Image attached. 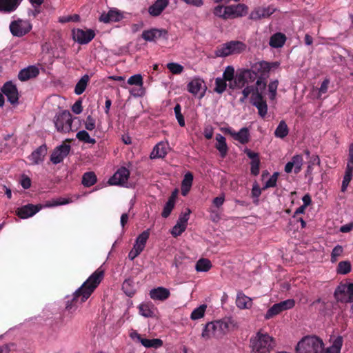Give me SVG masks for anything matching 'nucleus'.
<instances>
[{
  "mask_svg": "<svg viewBox=\"0 0 353 353\" xmlns=\"http://www.w3.org/2000/svg\"><path fill=\"white\" fill-rule=\"evenodd\" d=\"M104 271L98 268L82 285L75 291L72 301H68L66 309L69 311H74L82 303L85 302L92 294L103 279Z\"/></svg>",
  "mask_w": 353,
  "mask_h": 353,
  "instance_id": "1",
  "label": "nucleus"
},
{
  "mask_svg": "<svg viewBox=\"0 0 353 353\" xmlns=\"http://www.w3.org/2000/svg\"><path fill=\"white\" fill-rule=\"evenodd\" d=\"M236 327V322L234 319L225 318L207 323L202 332L201 336L205 339L220 338Z\"/></svg>",
  "mask_w": 353,
  "mask_h": 353,
  "instance_id": "2",
  "label": "nucleus"
},
{
  "mask_svg": "<svg viewBox=\"0 0 353 353\" xmlns=\"http://www.w3.org/2000/svg\"><path fill=\"white\" fill-rule=\"evenodd\" d=\"M276 346L274 337L266 332L259 331L250 340L252 353H271Z\"/></svg>",
  "mask_w": 353,
  "mask_h": 353,
  "instance_id": "3",
  "label": "nucleus"
},
{
  "mask_svg": "<svg viewBox=\"0 0 353 353\" xmlns=\"http://www.w3.org/2000/svg\"><path fill=\"white\" fill-rule=\"evenodd\" d=\"M323 343L315 336L303 337L296 347V353H322Z\"/></svg>",
  "mask_w": 353,
  "mask_h": 353,
  "instance_id": "4",
  "label": "nucleus"
},
{
  "mask_svg": "<svg viewBox=\"0 0 353 353\" xmlns=\"http://www.w3.org/2000/svg\"><path fill=\"white\" fill-rule=\"evenodd\" d=\"M246 45L240 41H230L218 46L214 52L217 57L239 54L246 50Z\"/></svg>",
  "mask_w": 353,
  "mask_h": 353,
  "instance_id": "5",
  "label": "nucleus"
},
{
  "mask_svg": "<svg viewBox=\"0 0 353 353\" xmlns=\"http://www.w3.org/2000/svg\"><path fill=\"white\" fill-rule=\"evenodd\" d=\"M279 65L278 62L269 63L267 61H259L252 65L254 71L257 77H259L256 81V86L263 90L266 86V83L262 79L268 77L271 70L277 68Z\"/></svg>",
  "mask_w": 353,
  "mask_h": 353,
  "instance_id": "6",
  "label": "nucleus"
},
{
  "mask_svg": "<svg viewBox=\"0 0 353 353\" xmlns=\"http://www.w3.org/2000/svg\"><path fill=\"white\" fill-rule=\"evenodd\" d=\"M334 296L341 303L353 302V283H341L335 290Z\"/></svg>",
  "mask_w": 353,
  "mask_h": 353,
  "instance_id": "7",
  "label": "nucleus"
},
{
  "mask_svg": "<svg viewBox=\"0 0 353 353\" xmlns=\"http://www.w3.org/2000/svg\"><path fill=\"white\" fill-rule=\"evenodd\" d=\"M149 236V230H145L137 236L132 249L128 254V258L131 261L134 260L137 256H138L144 250Z\"/></svg>",
  "mask_w": 353,
  "mask_h": 353,
  "instance_id": "8",
  "label": "nucleus"
},
{
  "mask_svg": "<svg viewBox=\"0 0 353 353\" xmlns=\"http://www.w3.org/2000/svg\"><path fill=\"white\" fill-rule=\"evenodd\" d=\"M294 301L293 299H288L279 303L273 305L266 312L265 315V319H270L278 315L283 311L292 308L294 306Z\"/></svg>",
  "mask_w": 353,
  "mask_h": 353,
  "instance_id": "9",
  "label": "nucleus"
},
{
  "mask_svg": "<svg viewBox=\"0 0 353 353\" xmlns=\"http://www.w3.org/2000/svg\"><path fill=\"white\" fill-rule=\"evenodd\" d=\"M72 117L68 111H64L57 116L54 122L58 131L69 132L71 130Z\"/></svg>",
  "mask_w": 353,
  "mask_h": 353,
  "instance_id": "10",
  "label": "nucleus"
},
{
  "mask_svg": "<svg viewBox=\"0 0 353 353\" xmlns=\"http://www.w3.org/2000/svg\"><path fill=\"white\" fill-rule=\"evenodd\" d=\"M32 28L30 22L27 20L19 19L12 21L10 25L11 33L16 37H22L27 34Z\"/></svg>",
  "mask_w": 353,
  "mask_h": 353,
  "instance_id": "11",
  "label": "nucleus"
},
{
  "mask_svg": "<svg viewBox=\"0 0 353 353\" xmlns=\"http://www.w3.org/2000/svg\"><path fill=\"white\" fill-rule=\"evenodd\" d=\"M276 10V8L272 5L268 6H259L251 12L250 14V19L256 21L261 19L268 18L271 16Z\"/></svg>",
  "mask_w": 353,
  "mask_h": 353,
  "instance_id": "12",
  "label": "nucleus"
},
{
  "mask_svg": "<svg viewBox=\"0 0 353 353\" xmlns=\"http://www.w3.org/2000/svg\"><path fill=\"white\" fill-rule=\"evenodd\" d=\"M188 90L193 95H199L200 97H203L206 86L205 82L201 78H194L187 85Z\"/></svg>",
  "mask_w": 353,
  "mask_h": 353,
  "instance_id": "13",
  "label": "nucleus"
},
{
  "mask_svg": "<svg viewBox=\"0 0 353 353\" xmlns=\"http://www.w3.org/2000/svg\"><path fill=\"white\" fill-rule=\"evenodd\" d=\"M70 150V145L63 143L57 147L52 152L50 156V161L54 164H58L63 161L65 157L69 154Z\"/></svg>",
  "mask_w": 353,
  "mask_h": 353,
  "instance_id": "14",
  "label": "nucleus"
},
{
  "mask_svg": "<svg viewBox=\"0 0 353 353\" xmlns=\"http://www.w3.org/2000/svg\"><path fill=\"white\" fill-rule=\"evenodd\" d=\"M95 34L92 30L77 29L72 31L73 39L80 44H86L94 37Z\"/></svg>",
  "mask_w": 353,
  "mask_h": 353,
  "instance_id": "15",
  "label": "nucleus"
},
{
  "mask_svg": "<svg viewBox=\"0 0 353 353\" xmlns=\"http://www.w3.org/2000/svg\"><path fill=\"white\" fill-rule=\"evenodd\" d=\"M251 103L256 107L259 114L261 117H264L268 112V105L265 101H264L261 92L257 90L251 96Z\"/></svg>",
  "mask_w": 353,
  "mask_h": 353,
  "instance_id": "16",
  "label": "nucleus"
},
{
  "mask_svg": "<svg viewBox=\"0 0 353 353\" xmlns=\"http://www.w3.org/2000/svg\"><path fill=\"white\" fill-rule=\"evenodd\" d=\"M2 92L7 97L8 101L12 104H16L19 100L17 88L11 81L6 82L1 88Z\"/></svg>",
  "mask_w": 353,
  "mask_h": 353,
  "instance_id": "17",
  "label": "nucleus"
},
{
  "mask_svg": "<svg viewBox=\"0 0 353 353\" xmlns=\"http://www.w3.org/2000/svg\"><path fill=\"white\" fill-rule=\"evenodd\" d=\"M129 176H130L129 170L127 168L122 167L120 169H119L114 173V174L109 179L108 183L110 185H123L127 182V181L129 178Z\"/></svg>",
  "mask_w": 353,
  "mask_h": 353,
  "instance_id": "18",
  "label": "nucleus"
},
{
  "mask_svg": "<svg viewBox=\"0 0 353 353\" xmlns=\"http://www.w3.org/2000/svg\"><path fill=\"white\" fill-rule=\"evenodd\" d=\"M167 31L164 29L152 28L150 30H144L142 32V38L150 42H155L161 37L167 36Z\"/></svg>",
  "mask_w": 353,
  "mask_h": 353,
  "instance_id": "19",
  "label": "nucleus"
},
{
  "mask_svg": "<svg viewBox=\"0 0 353 353\" xmlns=\"http://www.w3.org/2000/svg\"><path fill=\"white\" fill-rule=\"evenodd\" d=\"M303 163V159L301 154H296L292 157L290 161L287 163L285 166V172L286 173H290L294 169V173H299L301 169Z\"/></svg>",
  "mask_w": 353,
  "mask_h": 353,
  "instance_id": "20",
  "label": "nucleus"
},
{
  "mask_svg": "<svg viewBox=\"0 0 353 353\" xmlns=\"http://www.w3.org/2000/svg\"><path fill=\"white\" fill-rule=\"evenodd\" d=\"M128 83L131 85H137L139 87L137 90L132 89L130 91L132 94L137 97H140L144 94V90L143 88V80L142 76L140 74L131 76L128 80Z\"/></svg>",
  "mask_w": 353,
  "mask_h": 353,
  "instance_id": "21",
  "label": "nucleus"
},
{
  "mask_svg": "<svg viewBox=\"0 0 353 353\" xmlns=\"http://www.w3.org/2000/svg\"><path fill=\"white\" fill-rule=\"evenodd\" d=\"M228 6V17L229 19H235L245 16L248 11V7L243 3L236 5H230Z\"/></svg>",
  "mask_w": 353,
  "mask_h": 353,
  "instance_id": "22",
  "label": "nucleus"
},
{
  "mask_svg": "<svg viewBox=\"0 0 353 353\" xmlns=\"http://www.w3.org/2000/svg\"><path fill=\"white\" fill-rule=\"evenodd\" d=\"M41 209V205H34L28 204L24 205L17 210V214L21 219H27L32 216Z\"/></svg>",
  "mask_w": 353,
  "mask_h": 353,
  "instance_id": "23",
  "label": "nucleus"
},
{
  "mask_svg": "<svg viewBox=\"0 0 353 353\" xmlns=\"http://www.w3.org/2000/svg\"><path fill=\"white\" fill-rule=\"evenodd\" d=\"M225 132L242 144L246 143L249 141L250 133L249 130L247 128H241L238 132H236L234 130L229 128L225 129Z\"/></svg>",
  "mask_w": 353,
  "mask_h": 353,
  "instance_id": "24",
  "label": "nucleus"
},
{
  "mask_svg": "<svg viewBox=\"0 0 353 353\" xmlns=\"http://www.w3.org/2000/svg\"><path fill=\"white\" fill-rule=\"evenodd\" d=\"M47 154V148L45 145L39 146L28 157L29 160L34 165H37L43 161Z\"/></svg>",
  "mask_w": 353,
  "mask_h": 353,
  "instance_id": "25",
  "label": "nucleus"
},
{
  "mask_svg": "<svg viewBox=\"0 0 353 353\" xmlns=\"http://www.w3.org/2000/svg\"><path fill=\"white\" fill-rule=\"evenodd\" d=\"M39 74V70L37 66L30 65L22 69L18 74V78L21 81L29 80L36 77Z\"/></svg>",
  "mask_w": 353,
  "mask_h": 353,
  "instance_id": "26",
  "label": "nucleus"
},
{
  "mask_svg": "<svg viewBox=\"0 0 353 353\" xmlns=\"http://www.w3.org/2000/svg\"><path fill=\"white\" fill-rule=\"evenodd\" d=\"M170 290L163 287H158L150 291V298L154 301H163L169 298Z\"/></svg>",
  "mask_w": 353,
  "mask_h": 353,
  "instance_id": "27",
  "label": "nucleus"
},
{
  "mask_svg": "<svg viewBox=\"0 0 353 353\" xmlns=\"http://www.w3.org/2000/svg\"><path fill=\"white\" fill-rule=\"evenodd\" d=\"M169 146L168 143L159 142L153 148L151 154V159L163 158L168 153Z\"/></svg>",
  "mask_w": 353,
  "mask_h": 353,
  "instance_id": "28",
  "label": "nucleus"
},
{
  "mask_svg": "<svg viewBox=\"0 0 353 353\" xmlns=\"http://www.w3.org/2000/svg\"><path fill=\"white\" fill-rule=\"evenodd\" d=\"M168 0H157L154 3L148 8V12L151 16L157 17L168 6Z\"/></svg>",
  "mask_w": 353,
  "mask_h": 353,
  "instance_id": "29",
  "label": "nucleus"
},
{
  "mask_svg": "<svg viewBox=\"0 0 353 353\" xmlns=\"http://www.w3.org/2000/svg\"><path fill=\"white\" fill-rule=\"evenodd\" d=\"M123 18L122 14L116 10H110L107 13H103L99 18L100 21L104 23L117 22Z\"/></svg>",
  "mask_w": 353,
  "mask_h": 353,
  "instance_id": "30",
  "label": "nucleus"
},
{
  "mask_svg": "<svg viewBox=\"0 0 353 353\" xmlns=\"http://www.w3.org/2000/svg\"><path fill=\"white\" fill-rule=\"evenodd\" d=\"M236 305L241 310L250 309L252 306V300L242 292H239L236 296Z\"/></svg>",
  "mask_w": 353,
  "mask_h": 353,
  "instance_id": "31",
  "label": "nucleus"
},
{
  "mask_svg": "<svg viewBox=\"0 0 353 353\" xmlns=\"http://www.w3.org/2000/svg\"><path fill=\"white\" fill-rule=\"evenodd\" d=\"M248 83L247 79L245 78L242 70L239 71L234 76L232 83H228V86L232 88H240Z\"/></svg>",
  "mask_w": 353,
  "mask_h": 353,
  "instance_id": "32",
  "label": "nucleus"
},
{
  "mask_svg": "<svg viewBox=\"0 0 353 353\" xmlns=\"http://www.w3.org/2000/svg\"><path fill=\"white\" fill-rule=\"evenodd\" d=\"M216 145L215 147L217 150L220 152L222 157H225L228 152V146L225 141V138L220 134L216 136Z\"/></svg>",
  "mask_w": 353,
  "mask_h": 353,
  "instance_id": "33",
  "label": "nucleus"
},
{
  "mask_svg": "<svg viewBox=\"0 0 353 353\" xmlns=\"http://www.w3.org/2000/svg\"><path fill=\"white\" fill-rule=\"evenodd\" d=\"M193 181V175L190 172L185 174L181 183V194L183 196L187 195L190 191Z\"/></svg>",
  "mask_w": 353,
  "mask_h": 353,
  "instance_id": "34",
  "label": "nucleus"
},
{
  "mask_svg": "<svg viewBox=\"0 0 353 353\" xmlns=\"http://www.w3.org/2000/svg\"><path fill=\"white\" fill-rule=\"evenodd\" d=\"M19 5V0H0V10L4 12H12Z\"/></svg>",
  "mask_w": 353,
  "mask_h": 353,
  "instance_id": "35",
  "label": "nucleus"
},
{
  "mask_svg": "<svg viewBox=\"0 0 353 353\" xmlns=\"http://www.w3.org/2000/svg\"><path fill=\"white\" fill-rule=\"evenodd\" d=\"M286 40L285 34L282 33H276L273 34L270 40V45L272 48H281L282 47Z\"/></svg>",
  "mask_w": 353,
  "mask_h": 353,
  "instance_id": "36",
  "label": "nucleus"
},
{
  "mask_svg": "<svg viewBox=\"0 0 353 353\" xmlns=\"http://www.w3.org/2000/svg\"><path fill=\"white\" fill-rule=\"evenodd\" d=\"M90 81V77L88 74L83 75L77 83L74 88V93L77 95L81 94L86 89Z\"/></svg>",
  "mask_w": 353,
  "mask_h": 353,
  "instance_id": "37",
  "label": "nucleus"
},
{
  "mask_svg": "<svg viewBox=\"0 0 353 353\" xmlns=\"http://www.w3.org/2000/svg\"><path fill=\"white\" fill-rule=\"evenodd\" d=\"M163 341L160 339H144L141 340V345L146 348L158 349L163 346Z\"/></svg>",
  "mask_w": 353,
  "mask_h": 353,
  "instance_id": "38",
  "label": "nucleus"
},
{
  "mask_svg": "<svg viewBox=\"0 0 353 353\" xmlns=\"http://www.w3.org/2000/svg\"><path fill=\"white\" fill-rule=\"evenodd\" d=\"M72 199L70 198L59 197L46 201L43 206L46 208H52L58 205H66L72 203Z\"/></svg>",
  "mask_w": 353,
  "mask_h": 353,
  "instance_id": "39",
  "label": "nucleus"
},
{
  "mask_svg": "<svg viewBox=\"0 0 353 353\" xmlns=\"http://www.w3.org/2000/svg\"><path fill=\"white\" fill-rule=\"evenodd\" d=\"M139 313L144 317H153L155 316V308L149 304H141L139 307Z\"/></svg>",
  "mask_w": 353,
  "mask_h": 353,
  "instance_id": "40",
  "label": "nucleus"
},
{
  "mask_svg": "<svg viewBox=\"0 0 353 353\" xmlns=\"http://www.w3.org/2000/svg\"><path fill=\"white\" fill-rule=\"evenodd\" d=\"M343 343V339L341 337H337L334 339L332 345L327 347L322 353H340L341 348Z\"/></svg>",
  "mask_w": 353,
  "mask_h": 353,
  "instance_id": "41",
  "label": "nucleus"
},
{
  "mask_svg": "<svg viewBox=\"0 0 353 353\" xmlns=\"http://www.w3.org/2000/svg\"><path fill=\"white\" fill-rule=\"evenodd\" d=\"M212 268V263L208 259H199L195 265L197 272H208Z\"/></svg>",
  "mask_w": 353,
  "mask_h": 353,
  "instance_id": "42",
  "label": "nucleus"
},
{
  "mask_svg": "<svg viewBox=\"0 0 353 353\" xmlns=\"http://www.w3.org/2000/svg\"><path fill=\"white\" fill-rule=\"evenodd\" d=\"M97 182V176L93 172H85L82 177V183L85 187H90Z\"/></svg>",
  "mask_w": 353,
  "mask_h": 353,
  "instance_id": "43",
  "label": "nucleus"
},
{
  "mask_svg": "<svg viewBox=\"0 0 353 353\" xmlns=\"http://www.w3.org/2000/svg\"><path fill=\"white\" fill-rule=\"evenodd\" d=\"M228 6H216L213 10V14L219 18H221L223 19H228Z\"/></svg>",
  "mask_w": 353,
  "mask_h": 353,
  "instance_id": "44",
  "label": "nucleus"
},
{
  "mask_svg": "<svg viewBox=\"0 0 353 353\" xmlns=\"http://www.w3.org/2000/svg\"><path fill=\"white\" fill-rule=\"evenodd\" d=\"M76 137L80 141H82L85 143L94 144L96 143V140L94 138H92L88 132L86 130H80L76 134Z\"/></svg>",
  "mask_w": 353,
  "mask_h": 353,
  "instance_id": "45",
  "label": "nucleus"
},
{
  "mask_svg": "<svg viewBox=\"0 0 353 353\" xmlns=\"http://www.w3.org/2000/svg\"><path fill=\"white\" fill-rule=\"evenodd\" d=\"M288 128L285 121H281L274 132V135L279 138H284L288 134Z\"/></svg>",
  "mask_w": 353,
  "mask_h": 353,
  "instance_id": "46",
  "label": "nucleus"
},
{
  "mask_svg": "<svg viewBox=\"0 0 353 353\" xmlns=\"http://www.w3.org/2000/svg\"><path fill=\"white\" fill-rule=\"evenodd\" d=\"M207 305H201L199 307L195 308L190 315V319L192 320H198L204 316L205 312L206 311Z\"/></svg>",
  "mask_w": 353,
  "mask_h": 353,
  "instance_id": "47",
  "label": "nucleus"
},
{
  "mask_svg": "<svg viewBox=\"0 0 353 353\" xmlns=\"http://www.w3.org/2000/svg\"><path fill=\"white\" fill-rule=\"evenodd\" d=\"M351 263L348 261H343L339 263L336 272L339 274H346L351 271Z\"/></svg>",
  "mask_w": 353,
  "mask_h": 353,
  "instance_id": "48",
  "label": "nucleus"
},
{
  "mask_svg": "<svg viewBox=\"0 0 353 353\" xmlns=\"http://www.w3.org/2000/svg\"><path fill=\"white\" fill-rule=\"evenodd\" d=\"M308 165L306 170V175L311 176L313 171V166L314 165H319L321 163L320 159L318 155H312L310 157Z\"/></svg>",
  "mask_w": 353,
  "mask_h": 353,
  "instance_id": "49",
  "label": "nucleus"
},
{
  "mask_svg": "<svg viewBox=\"0 0 353 353\" xmlns=\"http://www.w3.org/2000/svg\"><path fill=\"white\" fill-rule=\"evenodd\" d=\"M134 283L132 279H125L122 285V289L124 292L129 296H131L134 293Z\"/></svg>",
  "mask_w": 353,
  "mask_h": 353,
  "instance_id": "50",
  "label": "nucleus"
},
{
  "mask_svg": "<svg viewBox=\"0 0 353 353\" xmlns=\"http://www.w3.org/2000/svg\"><path fill=\"white\" fill-rule=\"evenodd\" d=\"M234 76V68L231 65H228L223 72L222 79L228 81V83H232Z\"/></svg>",
  "mask_w": 353,
  "mask_h": 353,
  "instance_id": "51",
  "label": "nucleus"
},
{
  "mask_svg": "<svg viewBox=\"0 0 353 353\" xmlns=\"http://www.w3.org/2000/svg\"><path fill=\"white\" fill-rule=\"evenodd\" d=\"M353 169L346 168L343 180L342 182L341 191L345 192L350 182L352 176Z\"/></svg>",
  "mask_w": 353,
  "mask_h": 353,
  "instance_id": "52",
  "label": "nucleus"
},
{
  "mask_svg": "<svg viewBox=\"0 0 353 353\" xmlns=\"http://www.w3.org/2000/svg\"><path fill=\"white\" fill-rule=\"evenodd\" d=\"M227 87L226 81L222 78H216L215 80L214 91L217 93H223Z\"/></svg>",
  "mask_w": 353,
  "mask_h": 353,
  "instance_id": "53",
  "label": "nucleus"
},
{
  "mask_svg": "<svg viewBox=\"0 0 353 353\" xmlns=\"http://www.w3.org/2000/svg\"><path fill=\"white\" fill-rule=\"evenodd\" d=\"M258 90L259 92V90H262L259 87H256V88H254L253 86H247L245 87L243 91L242 94L243 97L240 99V101L243 103L246 99L248 97V96L252 94H253L254 92H256V90Z\"/></svg>",
  "mask_w": 353,
  "mask_h": 353,
  "instance_id": "54",
  "label": "nucleus"
},
{
  "mask_svg": "<svg viewBox=\"0 0 353 353\" xmlns=\"http://www.w3.org/2000/svg\"><path fill=\"white\" fill-rule=\"evenodd\" d=\"M279 81L277 80L270 82L268 85L269 97L271 100H274L276 96V90Z\"/></svg>",
  "mask_w": 353,
  "mask_h": 353,
  "instance_id": "55",
  "label": "nucleus"
},
{
  "mask_svg": "<svg viewBox=\"0 0 353 353\" xmlns=\"http://www.w3.org/2000/svg\"><path fill=\"white\" fill-rule=\"evenodd\" d=\"M167 68L174 74H179L183 70V67L177 63H169Z\"/></svg>",
  "mask_w": 353,
  "mask_h": 353,
  "instance_id": "56",
  "label": "nucleus"
},
{
  "mask_svg": "<svg viewBox=\"0 0 353 353\" xmlns=\"http://www.w3.org/2000/svg\"><path fill=\"white\" fill-rule=\"evenodd\" d=\"M242 72L244 74L245 78L247 79L248 83L254 81L257 77V75L255 71H254L252 65L250 69L242 70Z\"/></svg>",
  "mask_w": 353,
  "mask_h": 353,
  "instance_id": "57",
  "label": "nucleus"
},
{
  "mask_svg": "<svg viewBox=\"0 0 353 353\" xmlns=\"http://www.w3.org/2000/svg\"><path fill=\"white\" fill-rule=\"evenodd\" d=\"M343 252V247L341 245L335 246L331 254V261L332 263L336 262L338 260V258L342 254Z\"/></svg>",
  "mask_w": 353,
  "mask_h": 353,
  "instance_id": "58",
  "label": "nucleus"
},
{
  "mask_svg": "<svg viewBox=\"0 0 353 353\" xmlns=\"http://www.w3.org/2000/svg\"><path fill=\"white\" fill-rule=\"evenodd\" d=\"M191 213V211L190 209H187L186 212L181 213L179 217V219L176 223L181 224L182 225H184L187 227L188 221L190 218V214Z\"/></svg>",
  "mask_w": 353,
  "mask_h": 353,
  "instance_id": "59",
  "label": "nucleus"
},
{
  "mask_svg": "<svg viewBox=\"0 0 353 353\" xmlns=\"http://www.w3.org/2000/svg\"><path fill=\"white\" fill-rule=\"evenodd\" d=\"M191 213V211L190 209H187L186 212L181 213L179 217V219L176 223L181 224L182 225H184L187 227L188 221L190 218V214Z\"/></svg>",
  "mask_w": 353,
  "mask_h": 353,
  "instance_id": "60",
  "label": "nucleus"
},
{
  "mask_svg": "<svg viewBox=\"0 0 353 353\" xmlns=\"http://www.w3.org/2000/svg\"><path fill=\"white\" fill-rule=\"evenodd\" d=\"M174 110L176 118L179 122V124L182 127L184 126L185 121L183 119V116L182 115V114L181 112V105L179 104H176L174 108Z\"/></svg>",
  "mask_w": 353,
  "mask_h": 353,
  "instance_id": "61",
  "label": "nucleus"
},
{
  "mask_svg": "<svg viewBox=\"0 0 353 353\" xmlns=\"http://www.w3.org/2000/svg\"><path fill=\"white\" fill-rule=\"evenodd\" d=\"M279 176V172H274L270 179L265 182L264 185V189H267L269 188L275 187L276 185V181Z\"/></svg>",
  "mask_w": 353,
  "mask_h": 353,
  "instance_id": "62",
  "label": "nucleus"
},
{
  "mask_svg": "<svg viewBox=\"0 0 353 353\" xmlns=\"http://www.w3.org/2000/svg\"><path fill=\"white\" fill-rule=\"evenodd\" d=\"M174 205H175L174 203L168 201L163 208V212L161 214L162 216L164 218H167L168 216H169V215L170 214L172 210H173V208L174 207Z\"/></svg>",
  "mask_w": 353,
  "mask_h": 353,
  "instance_id": "63",
  "label": "nucleus"
},
{
  "mask_svg": "<svg viewBox=\"0 0 353 353\" xmlns=\"http://www.w3.org/2000/svg\"><path fill=\"white\" fill-rule=\"evenodd\" d=\"M186 229V227L178 223L172 228L171 234L173 236L176 237L181 235Z\"/></svg>",
  "mask_w": 353,
  "mask_h": 353,
  "instance_id": "64",
  "label": "nucleus"
}]
</instances>
